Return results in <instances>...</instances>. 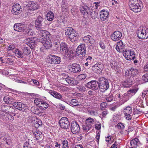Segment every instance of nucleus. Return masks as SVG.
Returning <instances> with one entry per match:
<instances>
[{
    "mask_svg": "<svg viewBox=\"0 0 148 148\" xmlns=\"http://www.w3.org/2000/svg\"><path fill=\"white\" fill-rule=\"evenodd\" d=\"M49 106V105L46 102L43 101L40 104L39 108L41 110H45Z\"/></svg>",
    "mask_w": 148,
    "mask_h": 148,
    "instance_id": "ea45409f",
    "label": "nucleus"
},
{
    "mask_svg": "<svg viewBox=\"0 0 148 148\" xmlns=\"http://www.w3.org/2000/svg\"><path fill=\"white\" fill-rule=\"evenodd\" d=\"M139 143V140L137 138H135L134 139H132L130 141L131 147H137Z\"/></svg>",
    "mask_w": 148,
    "mask_h": 148,
    "instance_id": "c756f323",
    "label": "nucleus"
},
{
    "mask_svg": "<svg viewBox=\"0 0 148 148\" xmlns=\"http://www.w3.org/2000/svg\"><path fill=\"white\" fill-rule=\"evenodd\" d=\"M86 124H88V125H91V124H93L94 123V121L93 119L92 118L89 117L86 119Z\"/></svg>",
    "mask_w": 148,
    "mask_h": 148,
    "instance_id": "3c124183",
    "label": "nucleus"
},
{
    "mask_svg": "<svg viewBox=\"0 0 148 148\" xmlns=\"http://www.w3.org/2000/svg\"><path fill=\"white\" fill-rule=\"evenodd\" d=\"M60 52L65 53L66 57H69L71 55V52L68 50L67 45L64 42H62L60 44Z\"/></svg>",
    "mask_w": 148,
    "mask_h": 148,
    "instance_id": "9d476101",
    "label": "nucleus"
},
{
    "mask_svg": "<svg viewBox=\"0 0 148 148\" xmlns=\"http://www.w3.org/2000/svg\"><path fill=\"white\" fill-rule=\"evenodd\" d=\"M138 88L137 86L130 89L127 92V94L128 95V96L130 97L133 96L136 93L138 90Z\"/></svg>",
    "mask_w": 148,
    "mask_h": 148,
    "instance_id": "4be33fe9",
    "label": "nucleus"
},
{
    "mask_svg": "<svg viewBox=\"0 0 148 148\" xmlns=\"http://www.w3.org/2000/svg\"><path fill=\"white\" fill-rule=\"evenodd\" d=\"M62 148H69L68 141L67 140H64L62 142Z\"/></svg>",
    "mask_w": 148,
    "mask_h": 148,
    "instance_id": "4d7b16f0",
    "label": "nucleus"
},
{
    "mask_svg": "<svg viewBox=\"0 0 148 148\" xmlns=\"http://www.w3.org/2000/svg\"><path fill=\"white\" fill-rule=\"evenodd\" d=\"M31 112L38 115H41L42 114V112H41V109L35 106L32 107L31 109Z\"/></svg>",
    "mask_w": 148,
    "mask_h": 148,
    "instance_id": "cd10ccee",
    "label": "nucleus"
},
{
    "mask_svg": "<svg viewBox=\"0 0 148 148\" xmlns=\"http://www.w3.org/2000/svg\"><path fill=\"white\" fill-rule=\"evenodd\" d=\"M143 80L145 82H148V74H145L142 77Z\"/></svg>",
    "mask_w": 148,
    "mask_h": 148,
    "instance_id": "bf43d9fd",
    "label": "nucleus"
},
{
    "mask_svg": "<svg viewBox=\"0 0 148 148\" xmlns=\"http://www.w3.org/2000/svg\"><path fill=\"white\" fill-rule=\"evenodd\" d=\"M137 35L138 38L145 39L148 38V30L143 27H140L137 29Z\"/></svg>",
    "mask_w": 148,
    "mask_h": 148,
    "instance_id": "7ed1b4c3",
    "label": "nucleus"
},
{
    "mask_svg": "<svg viewBox=\"0 0 148 148\" xmlns=\"http://www.w3.org/2000/svg\"><path fill=\"white\" fill-rule=\"evenodd\" d=\"M35 136L37 139H39L40 138H41L42 136V133L36 130L34 133Z\"/></svg>",
    "mask_w": 148,
    "mask_h": 148,
    "instance_id": "49530a36",
    "label": "nucleus"
},
{
    "mask_svg": "<svg viewBox=\"0 0 148 148\" xmlns=\"http://www.w3.org/2000/svg\"><path fill=\"white\" fill-rule=\"evenodd\" d=\"M69 69L70 71L74 73H78L81 70L80 66L77 63H74L70 65Z\"/></svg>",
    "mask_w": 148,
    "mask_h": 148,
    "instance_id": "ddd939ff",
    "label": "nucleus"
},
{
    "mask_svg": "<svg viewBox=\"0 0 148 148\" xmlns=\"http://www.w3.org/2000/svg\"><path fill=\"white\" fill-rule=\"evenodd\" d=\"M129 54V56L130 58V60H134L135 58V52L133 50H130V52Z\"/></svg>",
    "mask_w": 148,
    "mask_h": 148,
    "instance_id": "a18cd8bd",
    "label": "nucleus"
},
{
    "mask_svg": "<svg viewBox=\"0 0 148 148\" xmlns=\"http://www.w3.org/2000/svg\"><path fill=\"white\" fill-rule=\"evenodd\" d=\"M98 12L97 11H95L92 10H90L87 16H88L89 15H90L92 19H95L98 17Z\"/></svg>",
    "mask_w": 148,
    "mask_h": 148,
    "instance_id": "7c9ffc66",
    "label": "nucleus"
},
{
    "mask_svg": "<svg viewBox=\"0 0 148 148\" xmlns=\"http://www.w3.org/2000/svg\"><path fill=\"white\" fill-rule=\"evenodd\" d=\"M113 99L112 96L111 95L109 96L106 98V100L108 102H110L112 101Z\"/></svg>",
    "mask_w": 148,
    "mask_h": 148,
    "instance_id": "0e129e2a",
    "label": "nucleus"
},
{
    "mask_svg": "<svg viewBox=\"0 0 148 148\" xmlns=\"http://www.w3.org/2000/svg\"><path fill=\"white\" fill-rule=\"evenodd\" d=\"M21 11V6L18 4H15L13 5L12 12L13 14H19Z\"/></svg>",
    "mask_w": 148,
    "mask_h": 148,
    "instance_id": "6ab92c4d",
    "label": "nucleus"
},
{
    "mask_svg": "<svg viewBox=\"0 0 148 148\" xmlns=\"http://www.w3.org/2000/svg\"><path fill=\"white\" fill-rule=\"evenodd\" d=\"M33 31L32 29L27 27V29L25 33H26L29 36H32L33 35Z\"/></svg>",
    "mask_w": 148,
    "mask_h": 148,
    "instance_id": "864d4df0",
    "label": "nucleus"
},
{
    "mask_svg": "<svg viewBox=\"0 0 148 148\" xmlns=\"http://www.w3.org/2000/svg\"><path fill=\"white\" fill-rule=\"evenodd\" d=\"M108 114V112L107 110H105L102 112L101 115L103 117L105 118L106 115Z\"/></svg>",
    "mask_w": 148,
    "mask_h": 148,
    "instance_id": "e2e57ef3",
    "label": "nucleus"
},
{
    "mask_svg": "<svg viewBox=\"0 0 148 148\" xmlns=\"http://www.w3.org/2000/svg\"><path fill=\"white\" fill-rule=\"evenodd\" d=\"M39 6L37 3L34 2H32L29 6V9L30 10H34L38 8Z\"/></svg>",
    "mask_w": 148,
    "mask_h": 148,
    "instance_id": "c9c22d12",
    "label": "nucleus"
},
{
    "mask_svg": "<svg viewBox=\"0 0 148 148\" xmlns=\"http://www.w3.org/2000/svg\"><path fill=\"white\" fill-rule=\"evenodd\" d=\"M130 9L135 13H137L141 11V7L140 4L136 5H129Z\"/></svg>",
    "mask_w": 148,
    "mask_h": 148,
    "instance_id": "393cba45",
    "label": "nucleus"
},
{
    "mask_svg": "<svg viewBox=\"0 0 148 148\" xmlns=\"http://www.w3.org/2000/svg\"><path fill=\"white\" fill-rule=\"evenodd\" d=\"M47 60L49 63L53 64H58L61 62V58L56 56L50 54L48 56Z\"/></svg>",
    "mask_w": 148,
    "mask_h": 148,
    "instance_id": "423d86ee",
    "label": "nucleus"
},
{
    "mask_svg": "<svg viewBox=\"0 0 148 148\" xmlns=\"http://www.w3.org/2000/svg\"><path fill=\"white\" fill-rule=\"evenodd\" d=\"M98 83L99 84V88L100 91L101 92H104L109 87V82L107 79L103 77L99 78Z\"/></svg>",
    "mask_w": 148,
    "mask_h": 148,
    "instance_id": "f03ea898",
    "label": "nucleus"
},
{
    "mask_svg": "<svg viewBox=\"0 0 148 148\" xmlns=\"http://www.w3.org/2000/svg\"><path fill=\"white\" fill-rule=\"evenodd\" d=\"M80 100L78 99H73L69 101V103L74 106H79L82 105V103L80 101Z\"/></svg>",
    "mask_w": 148,
    "mask_h": 148,
    "instance_id": "a878e982",
    "label": "nucleus"
},
{
    "mask_svg": "<svg viewBox=\"0 0 148 148\" xmlns=\"http://www.w3.org/2000/svg\"><path fill=\"white\" fill-rule=\"evenodd\" d=\"M44 22V18L42 16H38L35 22V27L38 30L43 29V24Z\"/></svg>",
    "mask_w": 148,
    "mask_h": 148,
    "instance_id": "20e7f679",
    "label": "nucleus"
},
{
    "mask_svg": "<svg viewBox=\"0 0 148 148\" xmlns=\"http://www.w3.org/2000/svg\"><path fill=\"white\" fill-rule=\"evenodd\" d=\"M22 103L19 102H14L13 103L14 107L18 109L19 110H20V108H21L20 106H22Z\"/></svg>",
    "mask_w": 148,
    "mask_h": 148,
    "instance_id": "de8ad7c7",
    "label": "nucleus"
},
{
    "mask_svg": "<svg viewBox=\"0 0 148 148\" xmlns=\"http://www.w3.org/2000/svg\"><path fill=\"white\" fill-rule=\"evenodd\" d=\"M100 13V18L101 20L105 21L107 19L109 14V12L108 11L103 10Z\"/></svg>",
    "mask_w": 148,
    "mask_h": 148,
    "instance_id": "aec40b11",
    "label": "nucleus"
},
{
    "mask_svg": "<svg viewBox=\"0 0 148 148\" xmlns=\"http://www.w3.org/2000/svg\"><path fill=\"white\" fill-rule=\"evenodd\" d=\"M124 47V45L123 44L122 41L120 40L119 42L117 43L116 49L118 52H122L123 51V49Z\"/></svg>",
    "mask_w": 148,
    "mask_h": 148,
    "instance_id": "b1692460",
    "label": "nucleus"
},
{
    "mask_svg": "<svg viewBox=\"0 0 148 148\" xmlns=\"http://www.w3.org/2000/svg\"><path fill=\"white\" fill-rule=\"evenodd\" d=\"M140 0H130L129 3V5H136L140 4Z\"/></svg>",
    "mask_w": 148,
    "mask_h": 148,
    "instance_id": "79ce46f5",
    "label": "nucleus"
},
{
    "mask_svg": "<svg viewBox=\"0 0 148 148\" xmlns=\"http://www.w3.org/2000/svg\"><path fill=\"white\" fill-rule=\"evenodd\" d=\"M71 132L74 134L78 133L80 130L79 124L75 121H73L71 123Z\"/></svg>",
    "mask_w": 148,
    "mask_h": 148,
    "instance_id": "1a4fd4ad",
    "label": "nucleus"
},
{
    "mask_svg": "<svg viewBox=\"0 0 148 148\" xmlns=\"http://www.w3.org/2000/svg\"><path fill=\"white\" fill-rule=\"evenodd\" d=\"M67 37L70 39L71 42H73L77 40L78 38L77 33L74 30Z\"/></svg>",
    "mask_w": 148,
    "mask_h": 148,
    "instance_id": "5701e85b",
    "label": "nucleus"
},
{
    "mask_svg": "<svg viewBox=\"0 0 148 148\" xmlns=\"http://www.w3.org/2000/svg\"><path fill=\"white\" fill-rule=\"evenodd\" d=\"M23 53L24 55L27 56L29 55L31 53L30 49L28 47H24L23 49Z\"/></svg>",
    "mask_w": 148,
    "mask_h": 148,
    "instance_id": "c03bdc74",
    "label": "nucleus"
},
{
    "mask_svg": "<svg viewBox=\"0 0 148 148\" xmlns=\"http://www.w3.org/2000/svg\"><path fill=\"white\" fill-rule=\"evenodd\" d=\"M61 80L64 83H68L72 86L78 84V81L76 80L75 79L68 75L62 77Z\"/></svg>",
    "mask_w": 148,
    "mask_h": 148,
    "instance_id": "39448f33",
    "label": "nucleus"
},
{
    "mask_svg": "<svg viewBox=\"0 0 148 148\" xmlns=\"http://www.w3.org/2000/svg\"><path fill=\"white\" fill-rule=\"evenodd\" d=\"M27 25L22 23H15L14 26V30L18 32H25L27 29Z\"/></svg>",
    "mask_w": 148,
    "mask_h": 148,
    "instance_id": "0eeeda50",
    "label": "nucleus"
},
{
    "mask_svg": "<svg viewBox=\"0 0 148 148\" xmlns=\"http://www.w3.org/2000/svg\"><path fill=\"white\" fill-rule=\"evenodd\" d=\"M38 34L36 36V40L37 41L44 43L45 41L48 38L51 37V35L50 33L47 31L42 29L38 30Z\"/></svg>",
    "mask_w": 148,
    "mask_h": 148,
    "instance_id": "f257e3e1",
    "label": "nucleus"
},
{
    "mask_svg": "<svg viewBox=\"0 0 148 148\" xmlns=\"http://www.w3.org/2000/svg\"><path fill=\"white\" fill-rule=\"evenodd\" d=\"M77 89L81 92L85 91V88L83 86H80L77 87Z\"/></svg>",
    "mask_w": 148,
    "mask_h": 148,
    "instance_id": "338daca9",
    "label": "nucleus"
},
{
    "mask_svg": "<svg viewBox=\"0 0 148 148\" xmlns=\"http://www.w3.org/2000/svg\"><path fill=\"white\" fill-rule=\"evenodd\" d=\"M112 68L114 70L118 72L119 70V67L117 65V62L115 61H112L111 63Z\"/></svg>",
    "mask_w": 148,
    "mask_h": 148,
    "instance_id": "e433bc0d",
    "label": "nucleus"
},
{
    "mask_svg": "<svg viewBox=\"0 0 148 148\" xmlns=\"http://www.w3.org/2000/svg\"><path fill=\"white\" fill-rule=\"evenodd\" d=\"M43 100L42 99L36 98L34 100V103L36 106H38L39 107L40 105V104L42 102Z\"/></svg>",
    "mask_w": 148,
    "mask_h": 148,
    "instance_id": "09e8293b",
    "label": "nucleus"
},
{
    "mask_svg": "<svg viewBox=\"0 0 148 148\" xmlns=\"http://www.w3.org/2000/svg\"><path fill=\"white\" fill-rule=\"evenodd\" d=\"M68 4L66 0H63L62 2L61 7L63 9H66L68 8Z\"/></svg>",
    "mask_w": 148,
    "mask_h": 148,
    "instance_id": "8fccbe9b",
    "label": "nucleus"
},
{
    "mask_svg": "<svg viewBox=\"0 0 148 148\" xmlns=\"http://www.w3.org/2000/svg\"><path fill=\"white\" fill-rule=\"evenodd\" d=\"M122 36V33L119 31H116L113 33L111 37L112 40L116 41L120 40Z\"/></svg>",
    "mask_w": 148,
    "mask_h": 148,
    "instance_id": "a211bd4d",
    "label": "nucleus"
},
{
    "mask_svg": "<svg viewBox=\"0 0 148 148\" xmlns=\"http://www.w3.org/2000/svg\"><path fill=\"white\" fill-rule=\"evenodd\" d=\"M138 73V70L134 67H131L126 70L125 74L127 76H135Z\"/></svg>",
    "mask_w": 148,
    "mask_h": 148,
    "instance_id": "f3484780",
    "label": "nucleus"
},
{
    "mask_svg": "<svg viewBox=\"0 0 148 148\" xmlns=\"http://www.w3.org/2000/svg\"><path fill=\"white\" fill-rule=\"evenodd\" d=\"M127 94V93H125L124 95H123L122 96V99H124L125 98V101H126L128 100V98H127V97H128V95Z\"/></svg>",
    "mask_w": 148,
    "mask_h": 148,
    "instance_id": "69168bd1",
    "label": "nucleus"
},
{
    "mask_svg": "<svg viewBox=\"0 0 148 148\" xmlns=\"http://www.w3.org/2000/svg\"><path fill=\"white\" fill-rule=\"evenodd\" d=\"M123 112L126 119L128 120L131 119L132 118L131 114H132V108L130 106L126 107L125 109H124Z\"/></svg>",
    "mask_w": 148,
    "mask_h": 148,
    "instance_id": "2eb2a0df",
    "label": "nucleus"
},
{
    "mask_svg": "<svg viewBox=\"0 0 148 148\" xmlns=\"http://www.w3.org/2000/svg\"><path fill=\"white\" fill-rule=\"evenodd\" d=\"M49 93L56 98L62 101L66 102V100L63 97L62 95L60 93L55 91L50 90Z\"/></svg>",
    "mask_w": 148,
    "mask_h": 148,
    "instance_id": "dca6fc26",
    "label": "nucleus"
},
{
    "mask_svg": "<svg viewBox=\"0 0 148 148\" xmlns=\"http://www.w3.org/2000/svg\"><path fill=\"white\" fill-rule=\"evenodd\" d=\"M34 124L35 127L36 128H38L39 126H41L42 125L41 121L37 119L34 120Z\"/></svg>",
    "mask_w": 148,
    "mask_h": 148,
    "instance_id": "58836bf2",
    "label": "nucleus"
},
{
    "mask_svg": "<svg viewBox=\"0 0 148 148\" xmlns=\"http://www.w3.org/2000/svg\"><path fill=\"white\" fill-rule=\"evenodd\" d=\"M130 50L127 49H125V50H124L122 52L123 53V55L125 59L127 60H130V56H129V54H130Z\"/></svg>",
    "mask_w": 148,
    "mask_h": 148,
    "instance_id": "72a5a7b5",
    "label": "nucleus"
},
{
    "mask_svg": "<svg viewBox=\"0 0 148 148\" xmlns=\"http://www.w3.org/2000/svg\"><path fill=\"white\" fill-rule=\"evenodd\" d=\"M74 30L72 27H66L65 29V34L67 37Z\"/></svg>",
    "mask_w": 148,
    "mask_h": 148,
    "instance_id": "4c0bfd02",
    "label": "nucleus"
},
{
    "mask_svg": "<svg viewBox=\"0 0 148 148\" xmlns=\"http://www.w3.org/2000/svg\"><path fill=\"white\" fill-rule=\"evenodd\" d=\"M14 108L13 107L9 106V107L8 110V113H11L14 112L15 111Z\"/></svg>",
    "mask_w": 148,
    "mask_h": 148,
    "instance_id": "680f3d73",
    "label": "nucleus"
},
{
    "mask_svg": "<svg viewBox=\"0 0 148 148\" xmlns=\"http://www.w3.org/2000/svg\"><path fill=\"white\" fill-rule=\"evenodd\" d=\"M32 38H29L26 40V44L28 45L31 49L34 48L35 45V42L34 40H32Z\"/></svg>",
    "mask_w": 148,
    "mask_h": 148,
    "instance_id": "c85d7f7f",
    "label": "nucleus"
},
{
    "mask_svg": "<svg viewBox=\"0 0 148 148\" xmlns=\"http://www.w3.org/2000/svg\"><path fill=\"white\" fill-rule=\"evenodd\" d=\"M117 126L118 128L119 129L123 130L125 128L124 124L121 123H119Z\"/></svg>",
    "mask_w": 148,
    "mask_h": 148,
    "instance_id": "13d9d810",
    "label": "nucleus"
},
{
    "mask_svg": "<svg viewBox=\"0 0 148 148\" xmlns=\"http://www.w3.org/2000/svg\"><path fill=\"white\" fill-rule=\"evenodd\" d=\"M80 10L81 13L84 15H87L90 10L87 5L84 4L80 6Z\"/></svg>",
    "mask_w": 148,
    "mask_h": 148,
    "instance_id": "412c9836",
    "label": "nucleus"
},
{
    "mask_svg": "<svg viewBox=\"0 0 148 148\" xmlns=\"http://www.w3.org/2000/svg\"><path fill=\"white\" fill-rule=\"evenodd\" d=\"M42 44L46 49H49L52 46V43L50 38H48Z\"/></svg>",
    "mask_w": 148,
    "mask_h": 148,
    "instance_id": "bb28decb",
    "label": "nucleus"
},
{
    "mask_svg": "<svg viewBox=\"0 0 148 148\" xmlns=\"http://www.w3.org/2000/svg\"><path fill=\"white\" fill-rule=\"evenodd\" d=\"M90 38L89 40L88 41L89 42V43L91 44H93L94 42H95V40H94L93 38L91 36V37H89Z\"/></svg>",
    "mask_w": 148,
    "mask_h": 148,
    "instance_id": "774afa93",
    "label": "nucleus"
},
{
    "mask_svg": "<svg viewBox=\"0 0 148 148\" xmlns=\"http://www.w3.org/2000/svg\"><path fill=\"white\" fill-rule=\"evenodd\" d=\"M100 107L101 109H104L107 106V104L106 102H102L100 104Z\"/></svg>",
    "mask_w": 148,
    "mask_h": 148,
    "instance_id": "052dcab7",
    "label": "nucleus"
},
{
    "mask_svg": "<svg viewBox=\"0 0 148 148\" xmlns=\"http://www.w3.org/2000/svg\"><path fill=\"white\" fill-rule=\"evenodd\" d=\"M103 69V65L100 62L94 65L92 67V70L95 73H100L101 72Z\"/></svg>",
    "mask_w": 148,
    "mask_h": 148,
    "instance_id": "9b49d317",
    "label": "nucleus"
},
{
    "mask_svg": "<svg viewBox=\"0 0 148 148\" xmlns=\"http://www.w3.org/2000/svg\"><path fill=\"white\" fill-rule=\"evenodd\" d=\"M14 53H15V55L18 58H22L24 57L23 52L19 49H15Z\"/></svg>",
    "mask_w": 148,
    "mask_h": 148,
    "instance_id": "473e14b6",
    "label": "nucleus"
},
{
    "mask_svg": "<svg viewBox=\"0 0 148 148\" xmlns=\"http://www.w3.org/2000/svg\"><path fill=\"white\" fill-rule=\"evenodd\" d=\"M59 123L60 127L64 129L69 128L70 126V123L66 117L62 118L59 120Z\"/></svg>",
    "mask_w": 148,
    "mask_h": 148,
    "instance_id": "6e6552de",
    "label": "nucleus"
},
{
    "mask_svg": "<svg viewBox=\"0 0 148 148\" xmlns=\"http://www.w3.org/2000/svg\"><path fill=\"white\" fill-rule=\"evenodd\" d=\"M21 108H20L19 110L22 111L23 112L25 111L27 109V106L25 104H22V106H20Z\"/></svg>",
    "mask_w": 148,
    "mask_h": 148,
    "instance_id": "6e6d98bb",
    "label": "nucleus"
},
{
    "mask_svg": "<svg viewBox=\"0 0 148 148\" xmlns=\"http://www.w3.org/2000/svg\"><path fill=\"white\" fill-rule=\"evenodd\" d=\"M54 17L53 13L51 11L48 12L47 15V19L49 21H52Z\"/></svg>",
    "mask_w": 148,
    "mask_h": 148,
    "instance_id": "a19ab883",
    "label": "nucleus"
},
{
    "mask_svg": "<svg viewBox=\"0 0 148 148\" xmlns=\"http://www.w3.org/2000/svg\"><path fill=\"white\" fill-rule=\"evenodd\" d=\"M133 83L132 81L130 79H128L123 82L122 84L125 87L128 88L130 87Z\"/></svg>",
    "mask_w": 148,
    "mask_h": 148,
    "instance_id": "f704fd0d",
    "label": "nucleus"
},
{
    "mask_svg": "<svg viewBox=\"0 0 148 148\" xmlns=\"http://www.w3.org/2000/svg\"><path fill=\"white\" fill-rule=\"evenodd\" d=\"M3 101L6 103L8 104H11L13 103L14 99L9 96H5L3 99Z\"/></svg>",
    "mask_w": 148,
    "mask_h": 148,
    "instance_id": "2f4dec72",
    "label": "nucleus"
},
{
    "mask_svg": "<svg viewBox=\"0 0 148 148\" xmlns=\"http://www.w3.org/2000/svg\"><path fill=\"white\" fill-rule=\"evenodd\" d=\"M86 76V75L85 74H83L79 75L78 76L77 78L80 80H82L85 79Z\"/></svg>",
    "mask_w": 148,
    "mask_h": 148,
    "instance_id": "5fc2aeb1",
    "label": "nucleus"
},
{
    "mask_svg": "<svg viewBox=\"0 0 148 148\" xmlns=\"http://www.w3.org/2000/svg\"><path fill=\"white\" fill-rule=\"evenodd\" d=\"M9 106L4 105H2L1 106V110L2 112H3L8 113V110L9 109Z\"/></svg>",
    "mask_w": 148,
    "mask_h": 148,
    "instance_id": "37998d69",
    "label": "nucleus"
},
{
    "mask_svg": "<svg viewBox=\"0 0 148 148\" xmlns=\"http://www.w3.org/2000/svg\"><path fill=\"white\" fill-rule=\"evenodd\" d=\"M92 127V125H88L87 124L86 125H84L83 126V129L85 132H87L88 130H89Z\"/></svg>",
    "mask_w": 148,
    "mask_h": 148,
    "instance_id": "603ef678",
    "label": "nucleus"
},
{
    "mask_svg": "<svg viewBox=\"0 0 148 148\" xmlns=\"http://www.w3.org/2000/svg\"><path fill=\"white\" fill-rule=\"evenodd\" d=\"M86 51L85 45L84 44H82L78 46L76 50L77 54L79 55H81L82 56L85 55Z\"/></svg>",
    "mask_w": 148,
    "mask_h": 148,
    "instance_id": "4468645a",
    "label": "nucleus"
},
{
    "mask_svg": "<svg viewBox=\"0 0 148 148\" xmlns=\"http://www.w3.org/2000/svg\"><path fill=\"white\" fill-rule=\"evenodd\" d=\"M86 86L93 90H97L99 88L98 81H91L86 84Z\"/></svg>",
    "mask_w": 148,
    "mask_h": 148,
    "instance_id": "f8f14e48",
    "label": "nucleus"
}]
</instances>
